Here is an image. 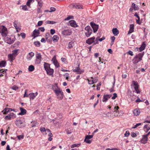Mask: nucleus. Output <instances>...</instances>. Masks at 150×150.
<instances>
[{
	"instance_id": "nucleus-24",
	"label": "nucleus",
	"mask_w": 150,
	"mask_h": 150,
	"mask_svg": "<svg viewBox=\"0 0 150 150\" xmlns=\"http://www.w3.org/2000/svg\"><path fill=\"white\" fill-rule=\"evenodd\" d=\"M112 32L115 36L117 35L119 33V31L117 28H114L112 29Z\"/></svg>"
},
{
	"instance_id": "nucleus-9",
	"label": "nucleus",
	"mask_w": 150,
	"mask_h": 150,
	"mask_svg": "<svg viewBox=\"0 0 150 150\" xmlns=\"http://www.w3.org/2000/svg\"><path fill=\"white\" fill-rule=\"evenodd\" d=\"M4 40L6 42L9 44H12L14 42V41L11 40L10 38L6 37L4 38Z\"/></svg>"
},
{
	"instance_id": "nucleus-39",
	"label": "nucleus",
	"mask_w": 150,
	"mask_h": 150,
	"mask_svg": "<svg viewBox=\"0 0 150 150\" xmlns=\"http://www.w3.org/2000/svg\"><path fill=\"white\" fill-rule=\"evenodd\" d=\"M76 9L78 8L79 9H83V6L79 4H76Z\"/></svg>"
},
{
	"instance_id": "nucleus-4",
	"label": "nucleus",
	"mask_w": 150,
	"mask_h": 150,
	"mask_svg": "<svg viewBox=\"0 0 150 150\" xmlns=\"http://www.w3.org/2000/svg\"><path fill=\"white\" fill-rule=\"evenodd\" d=\"M62 35L65 36H68L70 35L71 34V29H67L64 30L62 32Z\"/></svg>"
},
{
	"instance_id": "nucleus-25",
	"label": "nucleus",
	"mask_w": 150,
	"mask_h": 150,
	"mask_svg": "<svg viewBox=\"0 0 150 150\" xmlns=\"http://www.w3.org/2000/svg\"><path fill=\"white\" fill-rule=\"evenodd\" d=\"M134 31V25L133 24L130 25V28L129 31L128 32V34H129L132 33Z\"/></svg>"
},
{
	"instance_id": "nucleus-33",
	"label": "nucleus",
	"mask_w": 150,
	"mask_h": 150,
	"mask_svg": "<svg viewBox=\"0 0 150 150\" xmlns=\"http://www.w3.org/2000/svg\"><path fill=\"white\" fill-rule=\"evenodd\" d=\"M140 61L137 56H135L133 59V61L134 63H136Z\"/></svg>"
},
{
	"instance_id": "nucleus-41",
	"label": "nucleus",
	"mask_w": 150,
	"mask_h": 150,
	"mask_svg": "<svg viewBox=\"0 0 150 150\" xmlns=\"http://www.w3.org/2000/svg\"><path fill=\"white\" fill-rule=\"evenodd\" d=\"M119 108L118 106H116L114 108V112H116V113L118 112H119Z\"/></svg>"
},
{
	"instance_id": "nucleus-34",
	"label": "nucleus",
	"mask_w": 150,
	"mask_h": 150,
	"mask_svg": "<svg viewBox=\"0 0 150 150\" xmlns=\"http://www.w3.org/2000/svg\"><path fill=\"white\" fill-rule=\"evenodd\" d=\"M74 43L73 42H71L69 43L68 45V47L69 48H72L74 45Z\"/></svg>"
},
{
	"instance_id": "nucleus-32",
	"label": "nucleus",
	"mask_w": 150,
	"mask_h": 150,
	"mask_svg": "<svg viewBox=\"0 0 150 150\" xmlns=\"http://www.w3.org/2000/svg\"><path fill=\"white\" fill-rule=\"evenodd\" d=\"M6 61L3 60L0 62V67H5L6 65Z\"/></svg>"
},
{
	"instance_id": "nucleus-16",
	"label": "nucleus",
	"mask_w": 150,
	"mask_h": 150,
	"mask_svg": "<svg viewBox=\"0 0 150 150\" xmlns=\"http://www.w3.org/2000/svg\"><path fill=\"white\" fill-rule=\"evenodd\" d=\"M47 74L50 76L52 75L54 72V70L53 69H51L50 68L46 70Z\"/></svg>"
},
{
	"instance_id": "nucleus-60",
	"label": "nucleus",
	"mask_w": 150,
	"mask_h": 150,
	"mask_svg": "<svg viewBox=\"0 0 150 150\" xmlns=\"http://www.w3.org/2000/svg\"><path fill=\"white\" fill-rule=\"evenodd\" d=\"M20 35L23 38H24L25 37V34L24 33H21L20 34Z\"/></svg>"
},
{
	"instance_id": "nucleus-55",
	"label": "nucleus",
	"mask_w": 150,
	"mask_h": 150,
	"mask_svg": "<svg viewBox=\"0 0 150 150\" xmlns=\"http://www.w3.org/2000/svg\"><path fill=\"white\" fill-rule=\"evenodd\" d=\"M38 7H42V3L41 2L38 1Z\"/></svg>"
},
{
	"instance_id": "nucleus-48",
	"label": "nucleus",
	"mask_w": 150,
	"mask_h": 150,
	"mask_svg": "<svg viewBox=\"0 0 150 150\" xmlns=\"http://www.w3.org/2000/svg\"><path fill=\"white\" fill-rule=\"evenodd\" d=\"M33 0H28L26 3V5L29 7H30V3Z\"/></svg>"
},
{
	"instance_id": "nucleus-18",
	"label": "nucleus",
	"mask_w": 150,
	"mask_h": 150,
	"mask_svg": "<svg viewBox=\"0 0 150 150\" xmlns=\"http://www.w3.org/2000/svg\"><path fill=\"white\" fill-rule=\"evenodd\" d=\"M52 89L54 91V92L60 89V88L58 87L57 84L55 83L54 85H52Z\"/></svg>"
},
{
	"instance_id": "nucleus-3",
	"label": "nucleus",
	"mask_w": 150,
	"mask_h": 150,
	"mask_svg": "<svg viewBox=\"0 0 150 150\" xmlns=\"http://www.w3.org/2000/svg\"><path fill=\"white\" fill-rule=\"evenodd\" d=\"M132 84L131 85V86H133H133L134 87V88L136 93H139L140 92V91L138 89L139 87V85L138 82L137 81H132Z\"/></svg>"
},
{
	"instance_id": "nucleus-14",
	"label": "nucleus",
	"mask_w": 150,
	"mask_h": 150,
	"mask_svg": "<svg viewBox=\"0 0 150 150\" xmlns=\"http://www.w3.org/2000/svg\"><path fill=\"white\" fill-rule=\"evenodd\" d=\"M139 9V8L137 6H136V4L134 3H133L132 4L131 7L129 9V10L131 11H133V10H137Z\"/></svg>"
},
{
	"instance_id": "nucleus-23",
	"label": "nucleus",
	"mask_w": 150,
	"mask_h": 150,
	"mask_svg": "<svg viewBox=\"0 0 150 150\" xmlns=\"http://www.w3.org/2000/svg\"><path fill=\"white\" fill-rule=\"evenodd\" d=\"M38 94L37 92L34 93H30L29 94V95L30 96V100H33L34 99L35 97H36Z\"/></svg>"
},
{
	"instance_id": "nucleus-15",
	"label": "nucleus",
	"mask_w": 150,
	"mask_h": 150,
	"mask_svg": "<svg viewBox=\"0 0 150 150\" xmlns=\"http://www.w3.org/2000/svg\"><path fill=\"white\" fill-rule=\"evenodd\" d=\"M111 96L112 95H104L103 96V102L106 101L108 99L110 98Z\"/></svg>"
},
{
	"instance_id": "nucleus-36",
	"label": "nucleus",
	"mask_w": 150,
	"mask_h": 150,
	"mask_svg": "<svg viewBox=\"0 0 150 150\" xmlns=\"http://www.w3.org/2000/svg\"><path fill=\"white\" fill-rule=\"evenodd\" d=\"M35 69L33 65H30L28 67V71H32Z\"/></svg>"
},
{
	"instance_id": "nucleus-45",
	"label": "nucleus",
	"mask_w": 150,
	"mask_h": 150,
	"mask_svg": "<svg viewBox=\"0 0 150 150\" xmlns=\"http://www.w3.org/2000/svg\"><path fill=\"white\" fill-rule=\"evenodd\" d=\"M56 23L54 21H46V23L48 24H53Z\"/></svg>"
},
{
	"instance_id": "nucleus-63",
	"label": "nucleus",
	"mask_w": 150,
	"mask_h": 150,
	"mask_svg": "<svg viewBox=\"0 0 150 150\" xmlns=\"http://www.w3.org/2000/svg\"><path fill=\"white\" fill-rule=\"evenodd\" d=\"M11 118V117L10 115H8L6 116L5 117V120H10Z\"/></svg>"
},
{
	"instance_id": "nucleus-30",
	"label": "nucleus",
	"mask_w": 150,
	"mask_h": 150,
	"mask_svg": "<svg viewBox=\"0 0 150 150\" xmlns=\"http://www.w3.org/2000/svg\"><path fill=\"white\" fill-rule=\"evenodd\" d=\"M144 54L143 52H142L138 54L137 55V56L139 59L141 61L142 60V58L144 55Z\"/></svg>"
},
{
	"instance_id": "nucleus-40",
	"label": "nucleus",
	"mask_w": 150,
	"mask_h": 150,
	"mask_svg": "<svg viewBox=\"0 0 150 150\" xmlns=\"http://www.w3.org/2000/svg\"><path fill=\"white\" fill-rule=\"evenodd\" d=\"M59 39V37L57 35H54L52 38L53 41H57Z\"/></svg>"
},
{
	"instance_id": "nucleus-13",
	"label": "nucleus",
	"mask_w": 150,
	"mask_h": 150,
	"mask_svg": "<svg viewBox=\"0 0 150 150\" xmlns=\"http://www.w3.org/2000/svg\"><path fill=\"white\" fill-rule=\"evenodd\" d=\"M95 39V38L94 37L90 38L86 40V43L89 45L93 43H95L94 41V40Z\"/></svg>"
},
{
	"instance_id": "nucleus-50",
	"label": "nucleus",
	"mask_w": 150,
	"mask_h": 150,
	"mask_svg": "<svg viewBox=\"0 0 150 150\" xmlns=\"http://www.w3.org/2000/svg\"><path fill=\"white\" fill-rule=\"evenodd\" d=\"M69 7L71 8H76V4H71L69 6Z\"/></svg>"
},
{
	"instance_id": "nucleus-57",
	"label": "nucleus",
	"mask_w": 150,
	"mask_h": 150,
	"mask_svg": "<svg viewBox=\"0 0 150 150\" xmlns=\"http://www.w3.org/2000/svg\"><path fill=\"white\" fill-rule=\"evenodd\" d=\"M101 85V83H99L98 84H97V89L98 90H99L100 89V86Z\"/></svg>"
},
{
	"instance_id": "nucleus-38",
	"label": "nucleus",
	"mask_w": 150,
	"mask_h": 150,
	"mask_svg": "<svg viewBox=\"0 0 150 150\" xmlns=\"http://www.w3.org/2000/svg\"><path fill=\"white\" fill-rule=\"evenodd\" d=\"M62 91V90L60 89L54 92L57 96L59 95V94L61 93Z\"/></svg>"
},
{
	"instance_id": "nucleus-28",
	"label": "nucleus",
	"mask_w": 150,
	"mask_h": 150,
	"mask_svg": "<svg viewBox=\"0 0 150 150\" xmlns=\"http://www.w3.org/2000/svg\"><path fill=\"white\" fill-rule=\"evenodd\" d=\"M105 37H104V36L102 38H98V37H97L96 38V43H93V44L94 45H95L96 44H98V41H100V42H101V41H102L103 40H105Z\"/></svg>"
},
{
	"instance_id": "nucleus-61",
	"label": "nucleus",
	"mask_w": 150,
	"mask_h": 150,
	"mask_svg": "<svg viewBox=\"0 0 150 150\" xmlns=\"http://www.w3.org/2000/svg\"><path fill=\"white\" fill-rule=\"evenodd\" d=\"M128 94L130 96H133L134 94L132 93V92L130 90H128Z\"/></svg>"
},
{
	"instance_id": "nucleus-42",
	"label": "nucleus",
	"mask_w": 150,
	"mask_h": 150,
	"mask_svg": "<svg viewBox=\"0 0 150 150\" xmlns=\"http://www.w3.org/2000/svg\"><path fill=\"white\" fill-rule=\"evenodd\" d=\"M65 131L67 134H70L72 132V130L70 129V128L67 129H66Z\"/></svg>"
},
{
	"instance_id": "nucleus-26",
	"label": "nucleus",
	"mask_w": 150,
	"mask_h": 150,
	"mask_svg": "<svg viewBox=\"0 0 150 150\" xmlns=\"http://www.w3.org/2000/svg\"><path fill=\"white\" fill-rule=\"evenodd\" d=\"M71 25L74 27H75L77 26L76 22L74 20H71L69 21Z\"/></svg>"
},
{
	"instance_id": "nucleus-37",
	"label": "nucleus",
	"mask_w": 150,
	"mask_h": 150,
	"mask_svg": "<svg viewBox=\"0 0 150 150\" xmlns=\"http://www.w3.org/2000/svg\"><path fill=\"white\" fill-rule=\"evenodd\" d=\"M31 123H32L31 126L32 127H34L36 126L37 125V121H32L31 122Z\"/></svg>"
},
{
	"instance_id": "nucleus-52",
	"label": "nucleus",
	"mask_w": 150,
	"mask_h": 150,
	"mask_svg": "<svg viewBox=\"0 0 150 150\" xmlns=\"http://www.w3.org/2000/svg\"><path fill=\"white\" fill-rule=\"evenodd\" d=\"M11 88L13 90H16L18 89V86H13L11 87Z\"/></svg>"
},
{
	"instance_id": "nucleus-29",
	"label": "nucleus",
	"mask_w": 150,
	"mask_h": 150,
	"mask_svg": "<svg viewBox=\"0 0 150 150\" xmlns=\"http://www.w3.org/2000/svg\"><path fill=\"white\" fill-rule=\"evenodd\" d=\"M64 96L63 93L62 91L61 93L57 96V98L59 100H62Z\"/></svg>"
},
{
	"instance_id": "nucleus-12",
	"label": "nucleus",
	"mask_w": 150,
	"mask_h": 150,
	"mask_svg": "<svg viewBox=\"0 0 150 150\" xmlns=\"http://www.w3.org/2000/svg\"><path fill=\"white\" fill-rule=\"evenodd\" d=\"M74 72H77L78 74H81L82 72H83V71L81 70L79 68V65H78V67L75 68V69L73 70Z\"/></svg>"
},
{
	"instance_id": "nucleus-1",
	"label": "nucleus",
	"mask_w": 150,
	"mask_h": 150,
	"mask_svg": "<svg viewBox=\"0 0 150 150\" xmlns=\"http://www.w3.org/2000/svg\"><path fill=\"white\" fill-rule=\"evenodd\" d=\"M1 29L0 30V33L2 36L6 38L8 34V30L7 28L4 25H2L1 27Z\"/></svg>"
},
{
	"instance_id": "nucleus-49",
	"label": "nucleus",
	"mask_w": 150,
	"mask_h": 150,
	"mask_svg": "<svg viewBox=\"0 0 150 150\" xmlns=\"http://www.w3.org/2000/svg\"><path fill=\"white\" fill-rule=\"evenodd\" d=\"M74 17L73 16H69L67 17V18L64 19V21H68L70 19L73 18Z\"/></svg>"
},
{
	"instance_id": "nucleus-56",
	"label": "nucleus",
	"mask_w": 150,
	"mask_h": 150,
	"mask_svg": "<svg viewBox=\"0 0 150 150\" xmlns=\"http://www.w3.org/2000/svg\"><path fill=\"white\" fill-rule=\"evenodd\" d=\"M18 52V50H15L14 52L12 54H13V55H16V57L17 55V53Z\"/></svg>"
},
{
	"instance_id": "nucleus-21",
	"label": "nucleus",
	"mask_w": 150,
	"mask_h": 150,
	"mask_svg": "<svg viewBox=\"0 0 150 150\" xmlns=\"http://www.w3.org/2000/svg\"><path fill=\"white\" fill-rule=\"evenodd\" d=\"M20 109L21 111V112L19 113V115H25L26 113V110L25 109L21 107L20 108Z\"/></svg>"
},
{
	"instance_id": "nucleus-53",
	"label": "nucleus",
	"mask_w": 150,
	"mask_h": 150,
	"mask_svg": "<svg viewBox=\"0 0 150 150\" xmlns=\"http://www.w3.org/2000/svg\"><path fill=\"white\" fill-rule=\"evenodd\" d=\"M144 128L146 129L147 132L150 129V127L148 126V125H145L144 127Z\"/></svg>"
},
{
	"instance_id": "nucleus-46",
	"label": "nucleus",
	"mask_w": 150,
	"mask_h": 150,
	"mask_svg": "<svg viewBox=\"0 0 150 150\" xmlns=\"http://www.w3.org/2000/svg\"><path fill=\"white\" fill-rule=\"evenodd\" d=\"M34 43L37 47H39L40 46V43L39 41L35 42Z\"/></svg>"
},
{
	"instance_id": "nucleus-19",
	"label": "nucleus",
	"mask_w": 150,
	"mask_h": 150,
	"mask_svg": "<svg viewBox=\"0 0 150 150\" xmlns=\"http://www.w3.org/2000/svg\"><path fill=\"white\" fill-rule=\"evenodd\" d=\"M16 55H13V54H8V57L9 59V60L11 62H13V61L15 59Z\"/></svg>"
},
{
	"instance_id": "nucleus-62",
	"label": "nucleus",
	"mask_w": 150,
	"mask_h": 150,
	"mask_svg": "<svg viewBox=\"0 0 150 150\" xmlns=\"http://www.w3.org/2000/svg\"><path fill=\"white\" fill-rule=\"evenodd\" d=\"M17 138L19 140H20L21 139H23V135H20L17 136Z\"/></svg>"
},
{
	"instance_id": "nucleus-5",
	"label": "nucleus",
	"mask_w": 150,
	"mask_h": 150,
	"mask_svg": "<svg viewBox=\"0 0 150 150\" xmlns=\"http://www.w3.org/2000/svg\"><path fill=\"white\" fill-rule=\"evenodd\" d=\"M16 125L19 127L22 128L25 127V125L21 120H17L15 122Z\"/></svg>"
},
{
	"instance_id": "nucleus-35",
	"label": "nucleus",
	"mask_w": 150,
	"mask_h": 150,
	"mask_svg": "<svg viewBox=\"0 0 150 150\" xmlns=\"http://www.w3.org/2000/svg\"><path fill=\"white\" fill-rule=\"evenodd\" d=\"M44 67L45 70L50 68V65L47 63H45Z\"/></svg>"
},
{
	"instance_id": "nucleus-6",
	"label": "nucleus",
	"mask_w": 150,
	"mask_h": 150,
	"mask_svg": "<svg viewBox=\"0 0 150 150\" xmlns=\"http://www.w3.org/2000/svg\"><path fill=\"white\" fill-rule=\"evenodd\" d=\"M42 57L40 53H38L36 54V59L35 62L37 64L40 63L41 61Z\"/></svg>"
},
{
	"instance_id": "nucleus-47",
	"label": "nucleus",
	"mask_w": 150,
	"mask_h": 150,
	"mask_svg": "<svg viewBox=\"0 0 150 150\" xmlns=\"http://www.w3.org/2000/svg\"><path fill=\"white\" fill-rule=\"evenodd\" d=\"M22 9L24 11L28 10V8L27 7V5L22 6Z\"/></svg>"
},
{
	"instance_id": "nucleus-44",
	"label": "nucleus",
	"mask_w": 150,
	"mask_h": 150,
	"mask_svg": "<svg viewBox=\"0 0 150 150\" xmlns=\"http://www.w3.org/2000/svg\"><path fill=\"white\" fill-rule=\"evenodd\" d=\"M93 135H87L85 137V140H86V139H89L93 138Z\"/></svg>"
},
{
	"instance_id": "nucleus-11",
	"label": "nucleus",
	"mask_w": 150,
	"mask_h": 150,
	"mask_svg": "<svg viewBox=\"0 0 150 150\" xmlns=\"http://www.w3.org/2000/svg\"><path fill=\"white\" fill-rule=\"evenodd\" d=\"M40 30H39L35 29L34 30L33 32V35L32 36L33 37V38H35L37 37L38 36V35L40 34Z\"/></svg>"
},
{
	"instance_id": "nucleus-54",
	"label": "nucleus",
	"mask_w": 150,
	"mask_h": 150,
	"mask_svg": "<svg viewBox=\"0 0 150 150\" xmlns=\"http://www.w3.org/2000/svg\"><path fill=\"white\" fill-rule=\"evenodd\" d=\"M129 134V132L128 131H127L125 133V136L126 137H128Z\"/></svg>"
},
{
	"instance_id": "nucleus-10",
	"label": "nucleus",
	"mask_w": 150,
	"mask_h": 150,
	"mask_svg": "<svg viewBox=\"0 0 150 150\" xmlns=\"http://www.w3.org/2000/svg\"><path fill=\"white\" fill-rule=\"evenodd\" d=\"M148 139V137H146L143 135L142 136V139L140 140V142L142 144H146L147 142Z\"/></svg>"
},
{
	"instance_id": "nucleus-58",
	"label": "nucleus",
	"mask_w": 150,
	"mask_h": 150,
	"mask_svg": "<svg viewBox=\"0 0 150 150\" xmlns=\"http://www.w3.org/2000/svg\"><path fill=\"white\" fill-rule=\"evenodd\" d=\"M84 142H86L87 143L90 144L91 142V140H89L88 139H86V140H85V139H84Z\"/></svg>"
},
{
	"instance_id": "nucleus-43",
	"label": "nucleus",
	"mask_w": 150,
	"mask_h": 150,
	"mask_svg": "<svg viewBox=\"0 0 150 150\" xmlns=\"http://www.w3.org/2000/svg\"><path fill=\"white\" fill-rule=\"evenodd\" d=\"M91 80H89V79H87V80L88 81V83L89 84H92L94 83L93 81V78L91 77Z\"/></svg>"
},
{
	"instance_id": "nucleus-27",
	"label": "nucleus",
	"mask_w": 150,
	"mask_h": 150,
	"mask_svg": "<svg viewBox=\"0 0 150 150\" xmlns=\"http://www.w3.org/2000/svg\"><path fill=\"white\" fill-rule=\"evenodd\" d=\"M146 45L144 42H143L141 47H140L139 48V50L140 52H141L142 51L144 50L145 47H146Z\"/></svg>"
},
{
	"instance_id": "nucleus-8",
	"label": "nucleus",
	"mask_w": 150,
	"mask_h": 150,
	"mask_svg": "<svg viewBox=\"0 0 150 150\" xmlns=\"http://www.w3.org/2000/svg\"><path fill=\"white\" fill-rule=\"evenodd\" d=\"M40 130L42 133L43 134L46 135L48 133L51 132V131L49 129H45L44 127L40 128Z\"/></svg>"
},
{
	"instance_id": "nucleus-20",
	"label": "nucleus",
	"mask_w": 150,
	"mask_h": 150,
	"mask_svg": "<svg viewBox=\"0 0 150 150\" xmlns=\"http://www.w3.org/2000/svg\"><path fill=\"white\" fill-rule=\"evenodd\" d=\"M140 113V110L139 109H136L133 111V113L134 115L137 116L139 115Z\"/></svg>"
},
{
	"instance_id": "nucleus-64",
	"label": "nucleus",
	"mask_w": 150,
	"mask_h": 150,
	"mask_svg": "<svg viewBox=\"0 0 150 150\" xmlns=\"http://www.w3.org/2000/svg\"><path fill=\"white\" fill-rule=\"evenodd\" d=\"M43 21H39L38 23V26H40L42 24Z\"/></svg>"
},
{
	"instance_id": "nucleus-51",
	"label": "nucleus",
	"mask_w": 150,
	"mask_h": 150,
	"mask_svg": "<svg viewBox=\"0 0 150 150\" xmlns=\"http://www.w3.org/2000/svg\"><path fill=\"white\" fill-rule=\"evenodd\" d=\"M113 96L112 97V99L113 100L115 99L117 97V94L115 93L113 94Z\"/></svg>"
},
{
	"instance_id": "nucleus-31",
	"label": "nucleus",
	"mask_w": 150,
	"mask_h": 150,
	"mask_svg": "<svg viewBox=\"0 0 150 150\" xmlns=\"http://www.w3.org/2000/svg\"><path fill=\"white\" fill-rule=\"evenodd\" d=\"M13 23L14 27L16 29L17 31V32H18L19 31H18V30L19 29V30H20V29L19 28V27L17 26V22L16 21H15Z\"/></svg>"
},
{
	"instance_id": "nucleus-22",
	"label": "nucleus",
	"mask_w": 150,
	"mask_h": 150,
	"mask_svg": "<svg viewBox=\"0 0 150 150\" xmlns=\"http://www.w3.org/2000/svg\"><path fill=\"white\" fill-rule=\"evenodd\" d=\"M12 110V109L10 108H5L2 111L3 113L4 114H6L8 112L10 111H11Z\"/></svg>"
},
{
	"instance_id": "nucleus-2",
	"label": "nucleus",
	"mask_w": 150,
	"mask_h": 150,
	"mask_svg": "<svg viewBox=\"0 0 150 150\" xmlns=\"http://www.w3.org/2000/svg\"><path fill=\"white\" fill-rule=\"evenodd\" d=\"M85 33L87 37H89L92 33V29L89 26H87L85 28Z\"/></svg>"
},
{
	"instance_id": "nucleus-59",
	"label": "nucleus",
	"mask_w": 150,
	"mask_h": 150,
	"mask_svg": "<svg viewBox=\"0 0 150 150\" xmlns=\"http://www.w3.org/2000/svg\"><path fill=\"white\" fill-rule=\"evenodd\" d=\"M64 76H65V78L67 80H69L68 79L69 78V74L68 73H65V75Z\"/></svg>"
},
{
	"instance_id": "nucleus-17",
	"label": "nucleus",
	"mask_w": 150,
	"mask_h": 150,
	"mask_svg": "<svg viewBox=\"0 0 150 150\" xmlns=\"http://www.w3.org/2000/svg\"><path fill=\"white\" fill-rule=\"evenodd\" d=\"M52 61L56 67L58 68L59 66V64L55 58H53L52 59Z\"/></svg>"
},
{
	"instance_id": "nucleus-7",
	"label": "nucleus",
	"mask_w": 150,
	"mask_h": 150,
	"mask_svg": "<svg viewBox=\"0 0 150 150\" xmlns=\"http://www.w3.org/2000/svg\"><path fill=\"white\" fill-rule=\"evenodd\" d=\"M91 26L93 30L94 33L96 32L98 28V25L96 24L93 22H91L90 23Z\"/></svg>"
}]
</instances>
